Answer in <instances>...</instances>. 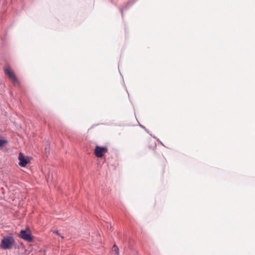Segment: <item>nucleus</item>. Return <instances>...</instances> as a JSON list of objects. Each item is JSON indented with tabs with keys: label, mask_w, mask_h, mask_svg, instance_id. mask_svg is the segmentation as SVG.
I'll list each match as a JSON object with an SVG mask.
<instances>
[{
	"label": "nucleus",
	"mask_w": 255,
	"mask_h": 255,
	"mask_svg": "<svg viewBox=\"0 0 255 255\" xmlns=\"http://www.w3.org/2000/svg\"><path fill=\"white\" fill-rule=\"evenodd\" d=\"M14 243V239L12 236L5 237L1 241L0 247L4 250H9L13 247Z\"/></svg>",
	"instance_id": "1"
},
{
	"label": "nucleus",
	"mask_w": 255,
	"mask_h": 255,
	"mask_svg": "<svg viewBox=\"0 0 255 255\" xmlns=\"http://www.w3.org/2000/svg\"><path fill=\"white\" fill-rule=\"evenodd\" d=\"M4 71L5 73L8 75L9 78L11 79L14 85L19 84L18 80L15 76L14 72L9 67H5L4 69Z\"/></svg>",
	"instance_id": "2"
},
{
	"label": "nucleus",
	"mask_w": 255,
	"mask_h": 255,
	"mask_svg": "<svg viewBox=\"0 0 255 255\" xmlns=\"http://www.w3.org/2000/svg\"><path fill=\"white\" fill-rule=\"evenodd\" d=\"M108 152V148L107 147H102L100 146H96L94 150V153L97 157H102L104 155Z\"/></svg>",
	"instance_id": "3"
},
{
	"label": "nucleus",
	"mask_w": 255,
	"mask_h": 255,
	"mask_svg": "<svg viewBox=\"0 0 255 255\" xmlns=\"http://www.w3.org/2000/svg\"><path fill=\"white\" fill-rule=\"evenodd\" d=\"M19 236L22 239L28 242H31L32 241L31 233L29 230H21L20 232Z\"/></svg>",
	"instance_id": "4"
},
{
	"label": "nucleus",
	"mask_w": 255,
	"mask_h": 255,
	"mask_svg": "<svg viewBox=\"0 0 255 255\" xmlns=\"http://www.w3.org/2000/svg\"><path fill=\"white\" fill-rule=\"evenodd\" d=\"M19 160V165L21 167H25L29 163L30 160L28 157L25 156L22 153H20L18 156Z\"/></svg>",
	"instance_id": "5"
},
{
	"label": "nucleus",
	"mask_w": 255,
	"mask_h": 255,
	"mask_svg": "<svg viewBox=\"0 0 255 255\" xmlns=\"http://www.w3.org/2000/svg\"><path fill=\"white\" fill-rule=\"evenodd\" d=\"M7 143V141L4 139H0V147L3 146Z\"/></svg>",
	"instance_id": "6"
},
{
	"label": "nucleus",
	"mask_w": 255,
	"mask_h": 255,
	"mask_svg": "<svg viewBox=\"0 0 255 255\" xmlns=\"http://www.w3.org/2000/svg\"><path fill=\"white\" fill-rule=\"evenodd\" d=\"M113 250H114L115 252H117L118 251L119 248L117 246L114 245L113 247Z\"/></svg>",
	"instance_id": "7"
},
{
	"label": "nucleus",
	"mask_w": 255,
	"mask_h": 255,
	"mask_svg": "<svg viewBox=\"0 0 255 255\" xmlns=\"http://www.w3.org/2000/svg\"><path fill=\"white\" fill-rule=\"evenodd\" d=\"M54 233H55L56 235L58 236H60L62 239L64 238L63 236H61L60 234L59 233L58 231H55L54 232Z\"/></svg>",
	"instance_id": "8"
}]
</instances>
